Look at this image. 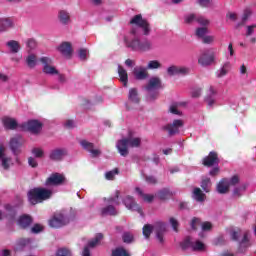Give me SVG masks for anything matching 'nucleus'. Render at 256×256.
Instances as JSON below:
<instances>
[{"instance_id": "nucleus-46", "label": "nucleus", "mask_w": 256, "mask_h": 256, "mask_svg": "<svg viewBox=\"0 0 256 256\" xmlns=\"http://www.w3.org/2000/svg\"><path fill=\"white\" fill-rule=\"evenodd\" d=\"M161 68V63L157 60H151L150 62H148V65L146 67V69H159Z\"/></svg>"}, {"instance_id": "nucleus-16", "label": "nucleus", "mask_w": 256, "mask_h": 256, "mask_svg": "<svg viewBox=\"0 0 256 256\" xmlns=\"http://www.w3.org/2000/svg\"><path fill=\"white\" fill-rule=\"evenodd\" d=\"M33 241L31 239H21L17 242L14 251L17 253L18 251H29L33 247Z\"/></svg>"}, {"instance_id": "nucleus-27", "label": "nucleus", "mask_w": 256, "mask_h": 256, "mask_svg": "<svg viewBox=\"0 0 256 256\" xmlns=\"http://www.w3.org/2000/svg\"><path fill=\"white\" fill-rule=\"evenodd\" d=\"M217 95V89L211 86L208 90V96L206 98V103L208 107H213L215 105V96Z\"/></svg>"}, {"instance_id": "nucleus-32", "label": "nucleus", "mask_w": 256, "mask_h": 256, "mask_svg": "<svg viewBox=\"0 0 256 256\" xmlns=\"http://www.w3.org/2000/svg\"><path fill=\"white\" fill-rule=\"evenodd\" d=\"M25 61H26V65L27 67H29V69H35V67H37V55L31 53L29 54L26 58H25Z\"/></svg>"}, {"instance_id": "nucleus-42", "label": "nucleus", "mask_w": 256, "mask_h": 256, "mask_svg": "<svg viewBox=\"0 0 256 256\" xmlns=\"http://www.w3.org/2000/svg\"><path fill=\"white\" fill-rule=\"evenodd\" d=\"M112 256H130L129 252L123 247H118L112 251Z\"/></svg>"}, {"instance_id": "nucleus-59", "label": "nucleus", "mask_w": 256, "mask_h": 256, "mask_svg": "<svg viewBox=\"0 0 256 256\" xmlns=\"http://www.w3.org/2000/svg\"><path fill=\"white\" fill-rule=\"evenodd\" d=\"M256 25L247 26L246 36L249 37L255 33Z\"/></svg>"}, {"instance_id": "nucleus-48", "label": "nucleus", "mask_w": 256, "mask_h": 256, "mask_svg": "<svg viewBox=\"0 0 256 256\" xmlns=\"http://www.w3.org/2000/svg\"><path fill=\"white\" fill-rule=\"evenodd\" d=\"M26 46L30 51H33V49L37 47V41H35L33 38H30L26 41Z\"/></svg>"}, {"instance_id": "nucleus-2", "label": "nucleus", "mask_w": 256, "mask_h": 256, "mask_svg": "<svg viewBox=\"0 0 256 256\" xmlns=\"http://www.w3.org/2000/svg\"><path fill=\"white\" fill-rule=\"evenodd\" d=\"M154 230L156 233V238L158 239L159 243H164L163 235L165 231H167V227L165 223L158 221L154 224V226H152L151 224L144 225L142 229V233L145 239H149V237H151V234L153 233Z\"/></svg>"}, {"instance_id": "nucleus-61", "label": "nucleus", "mask_w": 256, "mask_h": 256, "mask_svg": "<svg viewBox=\"0 0 256 256\" xmlns=\"http://www.w3.org/2000/svg\"><path fill=\"white\" fill-rule=\"evenodd\" d=\"M197 225H201V220L199 218H194L191 222L192 229H197Z\"/></svg>"}, {"instance_id": "nucleus-35", "label": "nucleus", "mask_w": 256, "mask_h": 256, "mask_svg": "<svg viewBox=\"0 0 256 256\" xmlns=\"http://www.w3.org/2000/svg\"><path fill=\"white\" fill-rule=\"evenodd\" d=\"M6 46L8 47L10 53H17L18 51H21V45L15 40H10L6 43Z\"/></svg>"}, {"instance_id": "nucleus-53", "label": "nucleus", "mask_w": 256, "mask_h": 256, "mask_svg": "<svg viewBox=\"0 0 256 256\" xmlns=\"http://www.w3.org/2000/svg\"><path fill=\"white\" fill-rule=\"evenodd\" d=\"M239 176L234 175L230 180H228L229 187H235V185H239Z\"/></svg>"}, {"instance_id": "nucleus-5", "label": "nucleus", "mask_w": 256, "mask_h": 256, "mask_svg": "<svg viewBox=\"0 0 256 256\" xmlns=\"http://www.w3.org/2000/svg\"><path fill=\"white\" fill-rule=\"evenodd\" d=\"M119 191H116L114 196L107 199V205L101 209V215L115 216L119 214L116 207L119 205Z\"/></svg>"}, {"instance_id": "nucleus-60", "label": "nucleus", "mask_w": 256, "mask_h": 256, "mask_svg": "<svg viewBox=\"0 0 256 256\" xmlns=\"http://www.w3.org/2000/svg\"><path fill=\"white\" fill-rule=\"evenodd\" d=\"M31 231L33 233H41V231H43V226H41V224H35L32 228Z\"/></svg>"}, {"instance_id": "nucleus-22", "label": "nucleus", "mask_w": 256, "mask_h": 256, "mask_svg": "<svg viewBox=\"0 0 256 256\" xmlns=\"http://www.w3.org/2000/svg\"><path fill=\"white\" fill-rule=\"evenodd\" d=\"M58 21L61 25H69V23H71V16L69 15V12L60 10L58 12Z\"/></svg>"}, {"instance_id": "nucleus-18", "label": "nucleus", "mask_w": 256, "mask_h": 256, "mask_svg": "<svg viewBox=\"0 0 256 256\" xmlns=\"http://www.w3.org/2000/svg\"><path fill=\"white\" fill-rule=\"evenodd\" d=\"M203 165L205 167H213V165H219V157L216 152H210L207 157L203 159Z\"/></svg>"}, {"instance_id": "nucleus-39", "label": "nucleus", "mask_w": 256, "mask_h": 256, "mask_svg": "<svg viewBox=\"0 0 256 256\" xmlns=\"http://www.w3.org/2000/svg\"><path fill=\"white\" fill-rule=\"evenodd\" d=\"M173 196V192L169 191V189L165 188L162 189L158 192V197L162 200L165 201V199H169V197Z\"/></svg>"}, {"instance_id": "nucleus-41", "label": "nucleus", "mask_w": 256, "mask_h": 256, "mask_svg": "<svg viewBox=\"0 0 256 256\" xmlns=\"http://www.w3.org/2000/svg\"><path fill=\"white\" fill-rule=\"evenodd\" d=\"M201 187L205 193H209V189H211V179L209 177H204L201 182Z\"/></svg>"}, {"instance_id": "nucleus-17", "label": "nucleus", "mask_w": 256, "mask_h": 256, "mask_svg": "<svg viewBox=\"0 0 256 256\" xmlns=\"http://www.w3.org/2000/svg\"><path fill=\"white\" fill-rule=\"evenodd\" d=\"M189 68L184 67V66H170L167 69V73L170 76L173 75H188L189 73Z\"/></svg>"}, {"instance_id": "nucleus-15", "label": "nucleus", "mask_w": 256, "mask_h": 256, "mask_svg": "<svg viewBox=\"0 0 256 256\" xmlns=\"http://www.w3.org/2000/svg\"><path fill=\"white\" fill-rule=\"evenodd\" d=\"M80 145L81 147H83V149H85V151H88V153H90L91 157H99V155H101V150L95 149L93 143L87 140L80 141Z\"/></svg>"}, {"instance_id": "nucleus-28", "label": "nucleus", "mask_w": 256, "mask_h": 256, "mask_svg": "<svg viewBox=\"0 0 256 256\" xmlns=\"http://www.w3.org/2000/svg\"><path fill=\"white\" fill-rule=\"evenodd\" d=\"M134 77L139 81L147 79V68L136 67L134 68Z\"/></svg>"}, {"instance_id": "nucleus-21", "label": "nucleus", "mask_w": 256, "mask_h": 256, "mask_svg": "<svg viewBox=\"0 0 256 256\" xmlns=\"http://www.w3.org/2000/svg\"><path fill=\"white\" fill-rule=\"evenodd\" d=\"M15 27V21L12 18H0V31H8Z\"/></svg>"}, {"instance_id": "nucleus-13", "label": "nucleus", "mask_w": 256, "mask_h": 256, "mask_svg": "<svg viewBox=\"0 0 256 256\" xmlns=\"http://www.w3.org/2000/svg\"><path fill=\"white\" fill-rule=\"evenodd\" d=\"M102 239H103V234H101V233L96 234L95 238L92 239L90 242H88V245L84 247L82 256H91L90 249L97 247V245H99V243H101Z\"/></svg>"}, {"instance_id": "nucleus-63", "label": "nucleus", "mask_w": 256, "mask_h": 256, "mask_svg": "<svg viewBox=\"0 0 256 256\" xmlns=\"http://www.w3.org/2000/svg\"><path fill=\"white\" fill-rule=\"evenodd\" d=\"M201 7H209L211 0H197Z\"/></svg>"}, {"instance_id": "nucleus-3", "label": "nucleus", "mask_w": 256, "mask_h": 256, "mask_svg": "<svg viewBox=\"0 0 256 256\" xmlns=\"http://www.w3.org/2000/svg\"><path fill=\"white\" fill-rule=\"evenodd\" d=\"M53 192L45 188H34L28 192V201L31 205H37V203H43L47 199L51 198Z\"/></svg>"}, {"instance_id": "nucleus-52", "label": "nucleus", "mask_w": 256, "mask_h": 256, "mask_svg": "<svg viewBox=\"0 0 256 256\" xmlns=\"http://www.w3.org/2000/svg\"><path fill=\"white\" fill-rule=\"evenodd\" d=\"M243 232L241 231V229H237V230H232L230 232V236L233 239V241H237V239H239V236L242 234Z\"/></svg>"}, {"instance_id": "nucleus-47", "label": "nucleus", "mask_w": 256, "mask_h": 256, "mask_svg": "<svg viewBox=\"0 0 256 256\" xmlns=\"http://www.w3.org/2000/svg\"><path fill=\"white\" fill-rule=\"evenodd\" d=\"M196 23L202 25V27H207V25H209V20L203 16H196Z\"/></svg>"}, {"instance_id": "nucleus-9", "label": "nucleus", "mask_w": 256, "mask_h": 256, "mask_svg": "<svg viewBox=\"0 0 256 256\" xmlns=\"http://www.w3.org/2000/svg\"><path fill=\"white\" fill-rule=\"evenodd\" d=\"M41 127L43 125L37 120H30L20 125L22 131H29V133H33L34 135H37L41 131Z\"/></svg>"}, {"instance_id": "nucleus-20", "label": "nucleus", "mask_w": 256, "mask_h": 256, "mask_svg": "<svg viewBox=\"0 0 256 256\" xmlns=\"http://www.w3.org/2000/svg\"><path fill=\"white\" fill-rule=\"evenodd\" d=\"M10 149L14 155H17V151H19V147L23 145V139L20 136H16L10 140Z\"/></svg>"}, {"instance_id": "nucleus-50", "label": "nucleus", "mask_w": 256, "mask_h": 256, "mask_svg": "<svg viewBox=\"0 0 256 256\" xmlns=\"http://www.w3.org/2000/svg\"><path fill=\"white\" fill-rule=\"evenodd\" d=\"M122 239L124 243H132L133 242V234L129 233V232H125L122 235Z\"/></svg>"}, {"instance_id": "nucleus-19", "label": "nucleus", "mask_w": 256, "mask_h": 256, "mask_svg": "<svg viewBox=\"0 0 256 256\" xmlns=\"http://www.w3.org/2000/svg\"><path fill=\"white\" fill-rule=\"evenodd\" d=\"M65 181L63 174L54 173L47 180L46 185H61Z\"/></svg>"}, {"instance_id": "nucleus-43", "label": "nucleus", "mask_w": 256, "mask_h": 256, "mask_svg": "<svg viewBox=\"0 0 256 256\" xmlns=\"http://www.w3.org/2000/svg\"><path fill=\"white\" fill-rule=\"evenodd\" d=\"M119 174V170L117 169H114V170H111L109 172H106L105 173V178L108 180V181H113L115 179V175H118Z\"/></svg>"}, {"instance_id": "nucleus-7", "label": "nucleus", "mask_w": 256, "mask_h": 256, "mask_svg": "<svg viewBox=\"0 0 256 256\" xmlns=\"http://www.w3.org/2000/svg\"><path fill=\"white\" fill-rule=\"evenodd\" d=\"M40 62L43 65L42 71L46 75H59L57 68L53 66V60L50 57H41Z\"/></svg>"}, {"instance_id": "nucleus-45", "label": "nucleus", "mask_w": 256, "mask_h": 256, "mask_svg": "<svg viewBox=\"0 0 256 256\" xmlns=\"http://www.w3.org/2000/svg\"><path fill=\"white\" fill-rule=\"evenodd\" d=\"M71 250L67 249V248H59L56 251V255L55 256H71Z\"/></svg>"}, {"instance_id": "nucleus-1", "label": "nucleus", "mask_w": 256, "mask_h": 256, "mask_svg": "<svg viewBox=\"0 0 256 256\" xmlns=\"http://www.w3.org/2000/svg\"><path fill=\"white\" fill-rule=\"evenodd\" d=\"M130 24L132 25L130 35L124 37L125 47L139 53L151 51L154 47L153 42L149 39L140 40L137 37V35H149L151 33L149 22L143 19L141 14H138L131 19Z\"/></svg>"}, {"instance_id": "nucleus-4", "label": "nucleus", "mask_w": 256, "mask_h": 256, "mask_svg": "<svg viewBox=\"0 0 256 256\" xmlns=\"http://www.w3.org/2000/svg\"><path fill=\"white\" fill-rule=\"evenodd\" d=\"M141 145V138L129 136L119 140L116 143V148L122 157H127L129 155V147H139Z\"/></svg>"}, {"instance_id": "nucleus-38", "label": "nucleus", "mask_w": 256, "mask_h": 256, "mask_svg": "<svg viewBox=\"0 0 256 256\" xmlns=\"http://www.w3.org/2000/svg\"><path fill=\"white\" fill-rule=\"evenodd\" d=\"M0 161L3 169H9V167L13 165V160L11 159V157H7L5 154L4 156H2V158H0Z\"/></svg>"}, {"instance_id": "nucleus-49", "label": "nucleus", "mask_w": 256, "mask_h": 256, "mask_svg": "<svg viewBox=\"0 0 256 256\" xmlns=\"http://www.w3.org/2000/svg\"><path fill=\"white\" fill-rule=\"evenodd\" d=\"M87 55H89V50L87 49H80L78 51V57L81 61H85L87 59Z\"/></svg>"}, {"instance_id": "nucleus-40", "label": "nucleus", "mask_w": 256, "mask_h": 256, "mask_svg": "<svg viewBox=\"0 0 256 256\" xmlns=\"http://www.w3.org/2000/svg\"><path fill=\"white\" fill-rule=\"evenodd\" d=\"M135 191H136V193H138V195H140V197L143 198L144 201H146V203H151V201H153V199H155V196H153L151 194H143V191L140 190V188H136Z\"/></svg>"}, {"instance_id": "nucleus-14", "label": "nucleus", "mask_w": 256, "mask_h": 256, "mask_svg": "<svg viewBox=\"0 0 256 256\" xmlns=\"http://www.w3.org/2000/svg\"><path fill=\"white\" fill-rule=\"evenodd\" d=\"M123 204L127 207L130 211H137L140 215L143 216V210L139 207V204L135 203V200L131 196H126L123 199Z\"/></svg>"}, {"instance_id": "nucleus-62", "label": "nucleus", "mask_w": 256, "mask_h": 256, "mask_svg": "<svg viewBox=\"0 0 256 256\" xmlns=\"http://www.w3.org/2000/svg\"><path fill=\"white\" fill-rule=\"evenodd\" d=\"M191 95L194 98L200 97L201 96V88L192 90Z\"/></svg>"}, {"instance_id": "nucleus-8", "label": "nucleus", "mask_w": 256, "mask_h": 256, "mask_svg": "<svg viewBox=\"0 0 256 256\" xmlns=\"http://www.w3.org/2000/svg\"><path fill=\"white\" fill-rule=\"evenodd\" d=\"M180 247L182 249L192 248V251H205V245L203 242L196 240L195 242L191 241V237H187L183 242H181Z\"/></svg>"}, {"instance_id": "nucleus-64", "label": "nucleus", "mask_w": 256, "mask_h": 256, "mask_svg": "<svg viewBox=\"0 0 256 256\" xmlns=\"http://www.w3.org/2000/svg\"><path fill=\"white\" fill-rule=\"evenodd\" d=\"M28 164L30 165V167H37V160L33 157H30L28 159Z\"/></svg>"}, {"instance_id": "nucleus-51", "label": "nucleus", "mask_w": 256, "mask_h": 256, "mask_svg": "<svg viewBox=\"0 0 256 256\" xmlns=\"http://www.w3.org/2000/svg\"><path fill=\"white\" fill-rule=\"evenodd\" d=\"M32 154L34 157L41 158L43 155H45V152L41 148H33Z\"/></svg>"}, {"instance_id": "nucleus-58", "label": "nucleus", "mask_w": 256, "mask_h": 256, "mask_svg": "<svg viewBox=\"0 0 256 256\" xmlns=\"http://www.w3.org/2000/svg\"><path fill=\"white\" fill-rule=\"evenodd\" d=\"M169 111L173 115H181V112L177 109V104H172L169 108Z\"/></svg>"}, {"instance_id": "nucleus-26", "label": "nucleus", "mask_w": 256, "mask_h": 256, "mask_svg": "<svg viewBox=\"0 0 256 256\" xmlns=\"http://www.w3.org/2000/svg\"><path fill=\"white\" fill-rule=\"evenodd\" d=\"M66 155L64 149H55L50 152V159L52 161H61Z\"/></svg>"}, {"instance_id": "nucleus-12", "label": "nucleus", "mask_w": 256, "mask_h": 256, "mask_svg": "<svg viewBox=\"0 0 256 256\" xmlns=\"http://www.w3.org/2000/svg\"><path fill=\"white\" fill-rule=\"evenodd\" d=\"M163 86L161 85V79L159 77H152L149 79L147 86L145 87L146 91L150 93V99H155V96L151 95L154 91H159Z\"/></svg>"}, {"instance_id": "nucleus-57", "label": "nucleus", "mask_w": 256, "mask_h": 256, "mask_svg": "<svg viewBox=\"0 0 256 256\" xmlns=\"http://www.w3.org/2000/svg\"><path fill=\"white\" fill-rule=\"evenodd\" d=\"M202 231H211L213 229V224L211 222H204L201 224Z\"/></svg>"}, {"instance_id": "nucleus-25", "label": "nucleus", "mask_w": 256, "mask_h": 256, "mask_svg": "<svg viewBox=\"0 0 256 256\" xmlns=\"http://www.w3.org/2000/svg\"><path fill=\"white\" fill-rule=\"evenodd\" d=\"M229 71H231V62H225L222 67L216 71V77L221 79L222 77H225Z\"/></svg>"}, {"instance_id": "nucleus-29", "label": "nucleus", "mask_w": 256, "mask_h": 256, "mask_svg": "<svg viewBox=\"0 0 256 256\" xmlns=\"http://www.w3.org/2000/svg\"><path fill=\"white\" fill-rule=\"evenodd\" d=\"M118 75L120 77L121 83H123V86L127 87V83L129 82V76L127 75V70L121 67V65L118 66Z\"/></svg>"}, {"instance_id": "nucleus-34", "label": "nucleus", "mask_w": 256, "mask_h": 256, "mask_svg": "<svg viewBox=\"0 0 256 256\" xmlns=\"http://www.w3.org/2000/svg\"><path fill=\"white\" fill-rule=\"evenodd\" d=\"M192 197L195 201H198L199 203H203L205 201V194L203 191H201V188H194Z\"/></svg>"}, {"instance_id": "nucleus-10", "label": "nucleus", "mask_w": 256, "mask_h": 256, "mask_svg": "<svg viewBox=\"0 0 256 256\" xmlns=\"http://www.w3.org/2000/svg\"><path fill=\"white\" fill-rule=\"evenodd\" d=\"M198 63L202 67H209V65H213L215 63V53L206 50L202 52L198 58Z\"/></svg>"}, {"instance_id": "nucleus-24", "label": "nucleus", "mask_w": 256, "mask_h": 256, "mask_svg": "<svg viewBox=\"0 0 256 256\" xmlns=\"http://www.w3.org/2000/svg\"><path fill=\"white\" fill-rule=\"evenodd\" d=\"M58 51L64 56V57H71V53H73V50L71 49V44L69 42H64L58 47Z\"/></svg>"}, {"instance_id": "nucleus-54", "label": "nucleus", "mask_w": 256, "mask_h": 256, "mask_svg": "<svg viewBox=\"0 0 256 256\" xmlns=\"http://www.w3.org/2000/svg\"><path fill=\"white\" fill-rule=\"evenodd\" d=\"M169 223L172 226L173 231L177 233V231H179V221H177L175 218H170Z\"/></svg>"}, {"instance_id": "nucleus-30", "label": "nucleus", "mask_w": 256, "mask_h": 256, "mask_svg": "<svg viewBox=\"0 0 256 256\" xmlns=\"http://www.w3.org/2000/svg\"><path fill=\"white\" fill-rule=\"evenodd\" d=\"M2 121L5 129H17V127H19V124H17V120L13 118L5 117Z\"/></svg>"}, {"instance_id": "nucleus-33", "label": "nucleus", "mask_w": 256, "mask_h": 256, "mask_svg": "<svg viewBox=\"0 0 256 256\" xmlns=\"http://www.w3.org/2000/svg\"><path fill=\"white\" fill-rule=\"evenodd\" d=\"M249 245H251L249 243V232H244L243 233V239L240 242V246H239V253H243V251H245V249H247V247H249Z\"/></svg>"}, {"instance_id": "nucleus-37", "label": "nucleus", "mask_w": 256, "mask_h": 256, "mask_svg": "<svg viewBox=\"0 0 256 256\" xmlns=\"http://www.w3.org/2000/svg\"><path fill=\"white\" fill-rule=\"evenodd\" d=\"M247 191V184L242 183L233 190V197H241Z\"/></svg>"}, {"instance_id": "nucleus-23", "label": "nucleus", "mask_w": 256, "mask_h": 256, "mask_svg": "<svg viewBox=\"0 0 256 256\" xmlns=\"http://www.w3.org/2000/svg\"><path fill=\"white\" fill-rule=\"evenodd\" d=\"M31 223H33V218H31V216H29V215H22L18 219V225L22 229H27V227L31 226Z\"/></svg>"}, {"instance_id": "nucleus-6", "label": "nucleus", "mask_w": 256, "mask_h": 256, "mask_svg": "<svg viewBox=\"0 0 256 256\" xmlns=\"http://www.w3.org/2000/svg\"><path fill=\"white\" fill-rule=\"evenodd\" d=\"M74 218H75V214L69 215L67 211H62L54 215V217L49 221V225L54 229H59V227H63L64 225L69 224V222Z\"/></svg>"}, {"instance_id": "nucleus-56", "label": "nucleus", "mask_w": 256, "mask_h": 256, "mask_svg": "<svg viewBox=\"0 0 256 256\" xmlns=\"http://www.w3.org/2000/svg\"><path fill=\"white\" fill-rule=\"evenodd\" d=\"M202 41L203 43H206L208 45H211V43H213L215 41V36H211V35H208V36H204L202 38Z\"/></svg>"}, {"instance_id": "nucleus-55", "label": "nucleus", "mask_w": 256, "mask_h": 256, "mask_svg": "<svg viewBox=\"0 0 256 256\" xmlns=\"http://www.w3.org/2000/svg\"><path fill=\"white\" fill-rule=\"evenodd\" d=\"M194 21H197V15L189 14L185 16V23H194Z\"/></svg>"}, {"instance_id": "nucleus-31", "label": "nucleus", "mask_w": 256, "mask_h": 256, "mask_svg": "<svg viewBox=\"0 0 256 256\" xmlns=\"http://www.w3.org/2000/svg\"><path fill=\"white\" fill-rule=\"evenodd\" d=\"M229 179H222L217 185V191L220 194H225L229 191Z\"/></svg>"}, {"instance_id": "nucleus-44", "label": "nucleus", "mask_w": 256, "mask_h": 256, "mask_svg": "<svg viewBox=\"0 0 256 256\" xmlns=\"http://www.w3.org/2000/svg\"><path fill=\"white\" fill-rule=\"evenodd\" d=\"M208 33L207 27H199L196 29V35L200 38L203 39Z\"/></svg>"}, {"instance_id": "nucleus-36", "label": "nucleus", "mask_w": 256, "mask_h": 256, "mask_svg": "<svg viewBox=\"0 0 256 256\" xmlns=\"http://www.w3.org/2000/svg\"><path fill=\"white\" fill-rule=\"evenodd\" d=\"M128 99L130 103L138 105L139 103V94H137V89L132 88L129 90Z\"/></svg>"}, {"instance_id": "nucleus-11", "label": "nucleus", "mask_w": 256, "mask_h": 256, "mask_svg": "<svg viewBox=\"0 0 256 256\" xmlns=\"http://www.w3.org/2000/svg\"><path fill=\"white\" fill-rule=\"evenodd\" d=\"M183 125V120H174L173 123L163 126L162 129L163 131H167L170 137H173V135L179 133V129H181Z\"/></svg>"}]
</instances>
